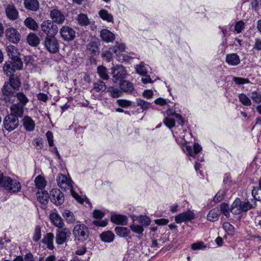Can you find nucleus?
I'll return each mask as SVG.
<instances>
[{"mask_svg":"<svg viewBox=\"0 0 261 261\" xmlns=\"http://www.w3.org/2000/svg\"><path fill=\"white\" fill-rule=\"evenodd\" d=\"M173 134L174 136H176L177 142L183 146L182 150L187 155L195 158L196 154L202 150L201 146L197 143H194L193 147L187 145L189 142L188 139L191 138L192 135L186 129H183L181 132L176 131Z\"/></svg>","mask_w":261,"mask_h":261,"instance_id":"f257e3e1","label":"nucleus"},{"mask_svg":"<svg viewBox=\"0 0 261 261\" xmlns=\"http://www.w3.org/2000/svg\"><path fill=\"white\" fill-rule=\"evenodd\" d=\"M256 206V202L254 200L242 201L240 198H237L231 204L230 211L233 215H240L255 208Z\"/></svg>","mask_w":261,"mask_h":261,"instance_id":"f03ea898","label":"nucleus"},{"mask_svg":"<svg viewBox=\"0 0 261 261\" xmlns=\"http://www.w3.org/2000/svg\"><path fill=\"white\" fill-rule=\"evenodd\" d=\"M167 116L163 120L164 124L169 129H171L175 126L176 119L177 122L181 127L184 123V118L179 113L175 112L174 109L169 108L166 111Z\"/></svg>","mask_w":261,"mask_h":261,"instance_id":"7ed1b4c3","label":"nucleus"},{"mask_svg":"<svg viewBox=\"0 0 261 261\" xmlns=\"http://www.w3.org/2000/svg\"><path fill=\"white\" fill-rule=\"evenodd\" d=\"M72 234L75 240L81 242L85 241L89 237L88 227L84 224H77L73 228Z\"/></svg>","mask_w":261,"mask_h":261,"instance_id":"20e7f679","label":"nucleus"},{"mask_svg":"<svg viewBox=\"0 0 261 261\" xmlns=\"http://www.w3.org/2000/svg\"><path fill=\"white\" fill-rule=\"evenodd\" d=\"M42 31L46 35V37L55 36L58 32V28L51 20H46L41 24Z\"/></svg>","mask_w":261,"mask_h":261,"instance_id":"39448f33","label":"nucleus"},{"mask_svg":"<svg viewBox=\"0 0 261 261\" xmlns=\"http://www.w3.org/2000/svg\"><path fill=\"white\" fill-rule=\"evenodd\" d=\"M43 44L45 48L50 53H56L59 50V43L55 36L46 37Z\"/></svg>","mask_w":261,"mask_h":261,"instance_id":"423d86ee","label":"nucleus"},{"mask_svg":"<svg viewBox=\"0 0 261 261\" xmlns=\"http://www.w3.org/2000/svg\"><path fill=\"white\" fill-rule=\"evenodd\" d=\"M19 125V120L17 116L13 114H9L4 118V127L6 130L11 132L16 128Z\"/></svg>","mask_w":261,"mask_h":261,"instance_id":"0eeeda50","label":"nucleus"},{"mask_svg":"<svg viewBox=\"0 0 261 261\" xmlns=\"http://www.w3.org/2000/svg\"><path fill=\"white\" fill-rule=\"evenodd\" d=\"M6 190L12 192L17 193L21 189L20 183L16 179H12L9 177H5V180L3 186Z\"/></svg>","mask_w":261,"mask_h":261,"instance_id":"6e6552de","label":"nucleus"},{"mask_svg":"<svg viewBox=\"0 0 261 261\" xmlns=\"http://www.w3.org/2000/svg\"><path fill=\"white\" fill-rule=\"evenodd\" d=\"M22 67V63L21 60L6 62L4 66L3 70L7 76H11L12 73L17 70H20Z\"/></svg>","mask_w":261,"mask_h":261,"instance_id":"1a4fd4ad","label":"nucleus"},{"mask_svg":"<svg viewBox=\"0 0 261 261\" xmlns=\"http://www.w3.org/2000/svg\"><path fill=\"white\" fill-rule=\"evenodd\" d=\"M71 235L70 231L67 228H58L56 232V242L59 245L65 243Z\"/></svg>","mask_w":261,"mask_h":261,"instance_id":"9d476101","label":"nucleus"},{"mask_svg":"<svg viewBox=\"0 0 261 261\" xmlns=\"http://www.w3.org/2000/svg\"><path fill=\"white\" fill-rule=\"evenodd\" d=\"M112 74L115 81L125 79L127 75L125 68L121 65H116L111 68Z\"/></svg>","mask_w":261,"mask_h":261,"instance_id":"9b49d317","label":"nucleus"},{"mask_svg":"<svg viewBox=\"0 0 261 261\" xmlns=\"http://www.w3.org/2000/svg\"><path fill=\"white\" fill-rule=\"evenodd\" d=\"M57 181L59 187L64 190H71L72 188L71 179L65 175L59 174Z\"/></svg>","mask_w":261,"mask_h":261,"instance_id":"f8f14e48","label":"nucleus"},{"mask_svg":"<svg viewBox=\"0 0 261 261\" xmlns=\"http://www.w3.org/2000/svg\"><path fill=\"white\" fill-rule=\"evenodd\" d=\"M61 38L65 41H71L75 37V31L71 28L64 25L60 30Z\"/></svg>","mask_w":261,"mask_h":261,"instance_id":"ddd939ff","label":"nucleus"},{"mask_svg":"<svg viewBox=\"0 0 261 261\" xmlns=\"http://www.w3.org/2000/svg\"><path fill=\"white\" fill-rule=\"evenodd\" d=\"M195 217L194 211L188 210L175 216L176 223L180 224L182 222L190 221Z\"/></svg>","mask_w":261,"mask_h":261,"instance_id":"4468645a","label":"nucleus"},{"mask_svg":"<svg viewBox=\"0 0 261 261\" xmlns=\"http://www.w3.org/2000/svg\"><path fill=\"white\" fill-rule=\"evenodd\" d=\"M2 92L4 95V100L6 102L13 103L15 98V93L12 87L8 84H5L3 88Z\"/></svg>","mask_w":261,"mask_h":261,"instance_id":"2eb2a0df","label":"nucleus"},{"mask_svg":"<svg viewBox=\"0 0 261 261\" xmlns=\"http://www.w3.org/2000/svg\"><path fill=\"white\" fill-rule=\"evenodd\" d=\"M49 197L51 201L57 205L62 204L64 201L63 193L58 189H54L51 190Z\"/></svg>","mask_w":261,"mask_h":261,"instance_id":"dca6fc26","label":"nucleus"},{"mask_svg":"<svg viewBox=\"0 0 261 261\" xmlns=\"http://www.w3.org/2000/svg\"><path fill=\"white\" fill-rule=\"evenodd\" d=\"M6 36L7 39L13 43H17L21 37L19 32L14 28H9L6 30Z\"/></svg>","mask_w":261,"mask_h":261,"instance_id":"f3484780","label":"nucleus"},{"mask_svg":"<svg viewBox=\"0 0 261 261\" xmlns=\"http://www.w3.org/2000/svg\"><path fill=\"white\" fill-rule=\"evenodd\" d=\"M49 219L54 226L58 228H62L64 226V223L62 218L57 212H51L49 214Z\"/></svg>","mask_w":261,"mask_h":261,"instance_id":"a211bd4d","label":"nucleus"},{"mask_svg":"<svg viewBox=\"0 0 261 261\" xmlns=\"http://www.w3.org/2000/svg\"><path fill=\"white\" fill-rule=\"evenodd\" d=\"M50 16L54 23L62 24L64 22L65 17L64 14L59 10L54 9L50 11Z\"/></svg>","mask_w":261,"mask_h":261,"instance_id":"6ab92c4d","label":"nucleus"},{"mask_svg":"<svg viewBox=\"0 0 261 261\" xmlns=\"http://www.w3.org/2000/svg\"><path fill=\"white\" fill-rule=\"evenodd\" d=\"M226 63L230 66H237L240 63V58L236 53H231L226 55L225 58Z\"/></svg>","mask_w":261,"mask_h":261,"instance_id":"aec40b11","label":"nucleus"},{"mask_svg":"<svg viewBox=\"0 0 261 261\" xmlns=\"http://www.w3.org/2000/svg\"><path fill=\"white\" fill-rule=\"evenodd\" d=\"M100 36L102 40L107 43L112 42L115 39V35L108 29L102 30Z\"/></svg>","mask_w":261,"mask_h":261,"instance_id":"412c9836","label":"nucleus"},{"mask_svg":"<svg viewBox=\"0 0 261 261\" xmlns=\"http://www.w3.org/2000/svg\"><path fill=\"white\" fill-rule=\"evenodd\" d=\"M219 28L221 30L223 37L224 38L222 45H225L227 43V38L230 35L231 32H233V27L231 23H230L227 25H225L223 27H219Z\"/></svg>","mask_w":261,"mask_h":261,"instance_id":"4be33fe9","label":"nucleus"},{"mask_svg":"<svg viewBox=\"0 0 261 261\" xmlns=\"http://www.w3.org/2000/svg\"><path fill=\"white\" fill-rule=\"evenodd\" d=\"M112 51L116 55L117 58L124 52L126 49L125 44L121 42H116L113 47H111Z\"/></svg>","mask_w":261,"mask_h":261,"instance_id":"5701e85b","label":"nucleus"},{"mask_svg":"<svg viewBox=\"0 0 261 261\" xmlns=\"http://www.w3.org/2000/svg\"><path fill=\"white\" fill-rule=\"evenodd\" d=\"M24 107L17 103L12 105L10 108L11 112L10 114H13L17 117H21L24 112Z\"/></svg>","mask_w":261,"mask_h":261,"instance_id":"b1692460","label":"nucleus"},{"mask_svg":"<svg viewBox=\"0 0 261 261\" xmlns=\"http://www.w3.org/2000/svg\"><path fill=\"white\" fill-rule=\"evenodd\" d=\"M6 50L8 55L13 61L20 60L19 59V53L18 49L12 45H8Z\"/></svg>","mask_w":261,"mask_h":261,"instance_id":"393cba45","label":"nucleus"},{"mask_svg":"<svg viewBox=\"0 0 261 261\" xmlns=\"http://www.w3.org/2000/svg\"><path fill=\"white\" fill-rule=\"evenodd\" d=\"M111 221L118 225H125L127 222V218L125 215L113 214L111 217Z\"/></svg>","mask_w":261,"mask_h":261,"instance_id":"a878e982","label":"nucleus"},{"mask_svg":"<svg viewBox=\"0 0 261 261\" xmlns=\"http://www.w3.org/2000/svg\"><path fill=\"white\" fill-rule=\"evenodd\" d=\"M23 125L27 131L32 132L35 127L34 121L29 116H25L23 120Z\"/></svg>","mask_w":261,"mask_h":261,"instance_id":"bb28decb","label":"nucleus"},{"mask_svg":"<svg viewBox=\"0 0 261 261\" xmlns=\"http://www.w3.org/2000/svg\"><path fill=\"white\" fill-rule=\"evenodd\" d=\"M6 13L7 17L11 20L17 18L18 12L13 5H9L6 8Z\"/></svg>","mask_w":261,"mask_h":261,"instance_id":"cd10ccee","label":"nucleus"},{"mask_svg":"<svg viewBox=\"0 0 261 261\" xmlns=\"http://www.w3.org/2000/svg\"><path fill=\"white\" fill-rule=\"evenodd\" d=\"M54 238V234L52 233L49 232L44 236L42 240V243L47 246V248L48 249L51 250H54L55 248L53 244Z\"/></svg>","mask_w":261,"mask_h":261,"instance_id":"c85d7f7f","label":"nucleus"},{"mask_svg":"<svg viewBox=\"0 0 261 261\" xmlns=\"http://www.w3.org/2000/svg\"><path fill=\"white\" fill-rule=\"evenodd\" d=\"M98 15L103 20L106 21L108 22H114L113 15L104 9H100L98 11Z\"/></svg>","mask_w":261,"mask_h":261,"instance_id":"c756f323","label":"nucleus"},{"mask_svg":"<svg viewBox=\"0 0 261 261\" xmlns=\"http://www.w3.org/2000/svg\"><path fill=\"white\" fill-rule=\"evenodd\" d=\"M221 212L218 208L211 210L207 215V219L211 222H215L218 220Z\"/></svg>","mask_w":261,"mask_h":261,"instance_id":"7c9ffc66","label":"nucleus"},{"mask_svg":"<svg viewBox=\"0 0 261 261\" xmlns=\"http://www.w3.org/2000/svg\"><path fill=\"white\" fill-rule=\"evenodd\" d=\"M24 25L31 30L37 31L39 25L37 22L32 17H28L24 21Z\"/></svg>","mask_w":261,"mask_h":261,"instance_id":"2f4dec72","label":"nucleus"},{"mask_svg":"<svg viewBox=\"0 0 261 261\" xmlns=\"http://www.w3.org/2000/svg\"><path fill=\"white\" fill-rule=\"evenodd\" d=\"M24 5L26 9L35 11L39 8V3L37 0H24Z\"/></svg>","mask_w":261,"mask_h":261,"instance_id":"473e14b6","label":"nucleus"},{"mask_svg":"<svg viewBox=\"0 0 261 261\" xmlns=\"http://www.w3.org/2000/svg\"><path fill=\"white\" fill-rule=\"evenodd\" d=\"M61 213L67 223H73L75 221V217L72 212L68 210H64Z\"/></svg>","mask_w":261,"mask_h":261,"instance_id":"72a5a7b5","label":"nucleus"},{"mask_svg":"<svg viewBox=\"0 0 261 261\" xmlns=\"http://www.w3.org/2000/svg\"><path fill=\"white\" fill-rule=\"evenodd\" d=\"M115 231L117 236L121 238H125L130 234V230L127 227L117 226L115 228Z\"/></svg>","mask_w":261,"mask_h":261,"instance_id":"f704fd0d","label":"nucleus"},{"mask_svg":"<svg viewBox=\"0 0 261 261\" xmlns=\"http://www.w3.org/2000/svg\"><path fill=\"white\" fill-rule=\"evenodd\" d=\"M231 23L233 27V31L234 34H240L242 33L245 28V23L242 20Z\"/></svg>","mask_w":261,"mask_h":261,"instance_id":"c9c22d12","label":"nucleus"},{"mask_svg":"<svg viewBox=\"0 0 261 261\" xmlns=\"http://www.w3.org/2000/svg\"><path fill=\"white\" fill-rule=\"evenodd\" d=\"M102 241L106 243H111L114 241L115 235L110 231H107L103 232L100 236Z\"/></svg>","mask_w":261,"mask_h":261,"instance_id":"e433bc0d","label":"nucleus"},{"mask_svg":"<svg viewBox=\"0 0 261 261\" xmlns=\"http://www.w3.org/2000/svg\"><path fill=\"white\" fill-rule=\"evenodd\" d=\"M133 222L132 224L130 225L129 228L131 230L139 235H142L143 232L144 231V228L142 225L140 224H137L135 222V219H133Z\"/></svg>","mask_w":261,"mask_h":261,"instance_id":"4c0bfd02","label":"nucleus"},{"mask_svg":"<svg viewBox=\"0 0 261 261\" xmlns=\"http://www.w3.org/2000/svg\"><path fill=\"white\" fill-rule=\"evenodd\" d=\"M149 67L143 62L136 65L135 69L137 73L141 75H145L148 73Z\"/></svg>","mask_w":261,"mask_h":261,"instance_id":"58836bf2","label":"nucleus"},{"mask_svg":"<svg viewBox=\"0 0 261 261\" xmlns=\"http://www.w3.org/2000/svg\"><path fill=\"white\" fill-rule=\"evenodd\" d=\"M120 87L121 90L125 92H131L134 87L132 83L127 81H123L120 83Z\"/></svg>","mask_w":261,"mask_h":261,"instance_id":"ea45409f","label":"nucleus"},{"mask_svg":"<svg viewBox=\"0 0 261 261\" xmlns=\"http://www.w3.org/2000/svg\"><path fill=\"white\" fill-rule=\"evenodd\" d=\"M37 199L41 203L46 204L49 198L48 194L46 191L38 192L36 194Z\"/></svg>","mask_w":261,"mask_h":261,"instance_id":"a19ab883","label":"nucleus"},{"mask_svg":"<svg viewBox=\"0 0 261 261\" xmlns=\"http://www.w3.org/2000/svg\"><path fill=\"white\" fill-rule=\"evenodd\" d=\"M77 21L79 24L81 26H87L90 24V20L87 15L84 13H81L78 15Z\"/></svg>","mask_w":261,"mask_h":261,"instance_id":"79ce46f5","label":"nucleus"},{"mask_svg":"<svg viewBox=\"0 0 261 261\" xmlns=\"http://www.w3.org/2000/svg\"><path fill=\"white\" fill-rule=\"evenodd\" d=\"M28 43L33 46H36L40 42V39L35 34L30 33L27 37Z\"/></svg>","mask_w":261,"mask_h":261,"instance_id":"37998d69","label":"nucleus"},{"mask_svg":"<svg viewBox=\"0 0 261 261\" xmlns=\"http://www.w3.org/2000/svg\"><path fill=\"white\" fill-rule=\"evenodd\" d=\"M36 187L40 190H43L46 185V181L44 178L41 176H37L35 179Z\"/></svg>","mask_w":261,"mask_h":261,"instance_id":"c03bdc74","label":"nucleus"},{"mask_svg":"<svg viewBox=\"0 0 261 261\" xmlns=\"http://www.w3.org/2000/svg\"><path fill=\"white\" fill-rule=\"evenodd\" d=\"M138 222L143 226V227L149 226L151 222L150 218L146 215H140L137 217Z\"/></svg>","mask_w":261,"mask_h":261,"instance_id":"a18cd8bd","label":"nucleus"},{"mask_svg":"<svg viewBox=\"0 0 261 261\" xmlns=\"http://www.w3.org/2000/svg\"><path fill=\"white\" fill-rule=\"evenodd\" d=\"M97 73L99 77L103 80H107L109 78L107 69L103 66H99L97 67Z\"/></svg>","mask_w":261,"mask_h":261,"instance_id":"49530a36","label":"nucleus"},{"mask_svg":"<svg viewBox=\"0 0 261 261\" xmlns=\"http://www.w3.org/2000/svg\"><path fill=\"white\" fill-rule=\"evenodd\" d=\"M113 54L111 47L105 48L102 50V57L108 62H110L113 58Z\"/></svg>","mask_w":261,"mask_h":261,"instance_id":"de8ad7c7","label":"nucleus"},{"mask_svg":"<svg viewBox=\"0 0 261 261\" xmlns=\"http://www.w3.org/2000/svg\"><path fill=\"white\" fill-rule=\"evenodd\" d=\"M15 97L19 100V102L18 103L25 106L29 102V99L26 95L22 92H18L15 94Z\"/></svg>","mask_w":261,"mask_h":261,"instance_id":"09e8293b","label":"nucleus"},{"mask_svg":"<svg viewBox=\"0 0 261 261\" xmlns=\"http://www.w3.org/2000/svg\"><path fill=\"white\" fill-rule=\"evenodd\" d=\"M106 88L105 83L101 81L95 82L93 84V89L97 92L104 91Z\"/></svg>","mask_w":261,"mask_h":261,"instance_id":"8fccbe9b","label":"nucleus"},{"mask_svg":"<svg viewBox=\"0 0 261 261\" xmlns=\"http://www.w3.org/2000/svg\"><path fill=\"white\" fill-rule=\"evenodd\" d=\"M72 196L80 203H83L86 202L88 203L90 206L91 205V203L89 201V200L86 197H82L80 196L76 192L72 191L71 192Z\"/></svg>","mask_w":261,"mask_h":261,"instance_id":"3c124183","label":"nucleus"},{"mask_svg":"<svg viewBox=\"0 0 261 261\" xmlns=\"http://www.w3.org/2000/svg\"><path fill=\"white\" fill-rule=\"evenodd\" d=\"M232 81L238 86L250 83V81L248 79L241 77L233 76L232 77Z\"/></svg>","mask_w":261,"mask_h":261,"instance_id":"603ef678","label":"nucleus"},{"mask_svg":"<svg viewBox=\"0 0 261 261\" xmlns=\"http://www.w3.org/2000/svg\"><path fill=\"white\" fill-rule=\"evenodd\" d=\"M136 104L138 106L140 107L143 110L148 109L150 107V103L141 99L137 98Z\"/></svg>","mask_w":261,"mask_h":261,"instance_id":"864d4df0","label":"nucleus"},{"mask_svg":"<svg viewBox=\"0 0 261 261\" xmlns=\"http://www.w3.org/2000/svg\"><path fill=\"white\" fill-rule=\"evenodd\" d=\"M88 50L92 54L96 55L99 52L98 47L97 43L95 42H90L87 45Z\"/></svg>","mask_w":261,"mask_h":261,"instance_id":"5fc2aeb1","label":"nucleus"},{"mask_svg":"<svg viewBox=\"0 0 261 261\" xmlns=\"http://www.w3.org/2000/svg\"><path fill=\"white\" fill-rule=\"evenodd\" d=\"M221 213H222L224 216L226 217L230 216V207L229 205L226 203H223L220 205Z\"/></svg>","mask_w":261,"mask_h":261,"instance_id":"6e6d98bb","label":"nucleus"},{"mask_svg":"<svg viewBox=\"0 0 261 261\" xmlns=\"http://www.w3.org/2000/svg\"><path fill=\"white\" fill-rule=\"evenodd\" d=\"M223 228L225 231L228 234L232 236L234 232V228L232 225L228 222H225L223 224Z\"/></svg>","mask_w":261,"mask_h":261,"instance_id":"4d7b16f0","label":"nucleus"},{"mask_svg":"<svg viewBox=\"0 0 261 261\" xmlns=\"http://www.w3.org/2000/svg\"><path fill=\"white\" fill-rule=\"evenodd\" d=\"M13 90L18 89L20 85V82L17 77H10V83H8Z\"/></svg>","mask_w":261,"mask_h":261,"instance_id":"13d9d810","label":"nucleus"},{"mask_svg":"<svg viewBox=\"0 0 261 261\" xmlns=\"http://www.w3.org/2000/svg\"><path fill=\"white\" fill-rule=\"evenodd\" d=\"M238 97L240 102L244 105L249 106L251 105L250 99L245 94H240Z\"/></svg>","mask_w":261,"mask_h":261,"instance_id":"bf43d9fd","label":"nucleus"},{"mask_svg":"<svg viewBox=\"0 0 261 261\" xmlns=\"http://www.w3.org/2000/svg\"><path fill=\"white\" fill-rule=\"evenodd\" d=\"M252 196L253 198L251 200H254L255 202L261 201V190L254 187L252 190Z\"/></svg>","mask_w":261,"mask_h":261,"instance_id":"052dcab7","label":"nucleus"},{"mask_svg":"<svg viewBox=\"0 0 261 261\" xmlns=\"http://www.w3.org/2000/svg\"><path fill=\"white\" fill-rule=\"evenodd\" d=\"M135 54L134 53H129L128 54H122L119 57L117 58L119 61L125 62H129L132 59L134 58Z\"/></svg>","mask_w":261,"mask_h":261,"instance_id":"680f3d73","label":"nucleus"},{"mask_svg":"<svg viewBox=\"0 0 261 261\" xmlns=\"http://www.w3.org/2000/svg\"><path fill=\"white\" fill-rule=\"evenodd\" d=\"M41 228L39 225L36 226L34 233L33 237V240L35 242H38L41 238Z\"/></svg>","mask_w":261,"mask_h":261,"instance_id":"e2e57ef3","label":"nucleus"},{"mask_svg":"<svg viewBox=\"0 0 261 261\" xmlns=\"http://www.w3.org/2000/svg\"><path fill=\"white\" fill-rule=\"evenodd\" d=\"M108 91L110 93L111 96L114 98L119 97L121 96L122 93L121 91L119 89L113 87L110 88Z\"/></svg>","mask_w":261,"mask_h":261,"instance_id":"0e129e2a","label":"nucleus"},{"mask_svg":"<svg viewBox=\"0 0 261 261\" xmlns=\"http://www.w3.org/2000/svg\"><path fill=\"white\" fill-rule=\"evenodd\" d=\"M251 97L252 100L256 103H259L261 102V93L253 91L251 93Z\"/></svg>","mask_w":261,"mask_h":261,"instance_id":"69168bd1","label":"nucleus"},{"mask_svg":"<svg viewBox=\"0 0 261 261\" xmlns=\"http://www.w3.org/2000/svg\"><path fill=\"white\" fill-rule=\"evenodd\" d=\"M225 195V191L223 190H220L216 194L214 198V201L215 202H220L223 200Z\"/></svg>","mask_w":261,"mask_h":261,"instance_id":"338daca9","label":"nucleus"},{"mask_svg":"<svg viewBox=\"0 0 261 261\" xmlns=\"http://www.w3.org/2000/svg\"><path fill=\"white\" fill-rule=\"evenodd\" d=\"M117 103L119 106L123 108L128 107L132 105L130 101L124 99H118L117 101Z\"/></svg>","mask_w":261,"mask_h":261,"instance_id":"774afa93","label":"nucleus"}]
</instances>
